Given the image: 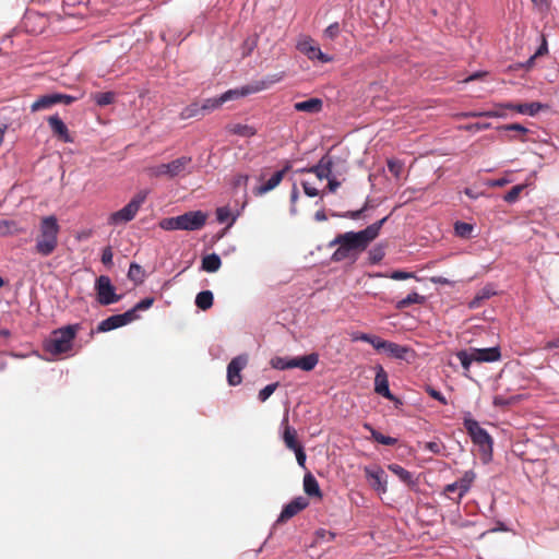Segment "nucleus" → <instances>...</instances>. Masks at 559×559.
Segmentation results:
<instances>
[{
    "mask_svg": "<svg viewBox=\"0 0 559 559\" xmlns=\"http://www.w3.org/2000/svg\"><path fill=\"white\" fill-rule=\"evenodd\" d=\"M386 219L388 216L357 233L347 231L337 235L330 242V247L335 245L338 246L332 254V260L334 262H341L346 259H356L357 254L365 251L369 243L378 237L380 229Z\"/></svg>",
    "mask_w": 559,
    "mask_h": 559,
    "instance_id": "1",
    "label": "nucleus"
},
{
    "mask_svg": "<svg viewBox=\"0 0 559 559\" xmlns=\"http://www.w3.org/2000/svg\"><path fill=\"white\" fill-rule=\"evenodd\" d=\"M60 225L55 215L40 218L35 237L34 252L40 257L51 255L59 245Z\"/></svg>",
    "mask_w": 559,
    "mask_h": 559,
    "instance_id": "2",
    "label": "nucleus"
},
{
    "mask_svg": "<svg viewBox=\"0 0 559 559\" xmlns=\"http://www.w3.org/2000/svg\"><path fill=\"white\" fill-rule=\"evenodd\" d=\"M81 329L79 323L55 330L50 338L45 341L44 349L53 356L66 354L72 349L73 341Z\"/></svg>",
    "mask_w": 559,
    "mask_h": 559,
    "instance_id": "3",
    "label": "nucleus"
},
{
    "mask_svg": "<svg viewBox=\"0 0 559 559\" xmlns=\"http://www.w3.org/2000/svg\"><path fill=\"white\" fill-rule=\"evenodd\" d=\"M145 198V193H138L134 195L126 206L109 215L108 224L117 226L131 222L135 217L141 205L144 203Z\"/></svg>",
    "mask_w": 559,
    "mask_h": 559,
    "instance_id": "4",
    "label": "nucleus"
},
{
    "mask_svg": "<svg viewBox=\"0 0 559 559\" xmlns=\"http://www.w3.org/2000/svg\"><path fill=\"white\" fill-rule=\"evenodd\" d=\"M463 425L472 438V441L477 444L483 452L491 453L492 439L489 433L479 426L478 421L473 418H465Z\"/></svg>",
    "mask_w": 559,
    "mask_h": 559,
    "instance_id": "5",
    "label": "nucleus"
},
{
    "mask_svg": "<svg viewBox=\"0 0 559 559\" xmlns=\"http://www.w3.org/2000/svg\"><path fill=\"white\" fill-rule=\"evenodd\" d=\"M79 99L78 96H72L63 93H50L39 96L32 105L31 111L37 112L40 110H46L51 108L55 105L63 104L71 105L72 103Z\"/></svg>",
    "mask_w": 559,
    "mask_h": 559,
    "instance_id": "6",
    "label": "nucleus"
},
{
    "mask_svg": "<svg viewBox=\"0 0 559 559\" xmlns=\"http://www.w3.org/2000/svg\"><path fill=\"white\" fill-rule=\"evenodd\" d=\"M96 299L103 306H108L118 302L121 299L120 295L116 294V288L111 281L106 275H100L95 282Z\"/></svg>",
    "mask_w": 559,
    "mask_h": 559,
    "instance_id": "7",
    "label": "nucleus"
},
{
    "mask_svg": "<svg viewBox=\"0 0 559 559\" xmlns=\"http://www.w3.org/2000/svg\"><path fill=\"white\" fill-rule=\"evenodd\" d=\"M207 214L202 211H190L179 215L180 230H200L204 227Z\"/></svg>",
    "mask_w": 559,
    "mask_h": 559,
    "instance_id": "8",
    "label": "nucleus"
},
{
    "mask_svg": "<svg viewBox=\"0 0 559 559\" xmlns=\"http://www.w3.org/2000/svg\"><path fill=\"white\" fill-rule=\"evenodd\" d=\"M285 78V72H278L274 74H269L264 79L254 81L253 83L243 86L239 90L241 97L247 96L252 93H258L264 90L270 88L276 83H280Z\"/></svg>",
    "mask_w": 559,
    "mask_h": 559,
    "instance_id": "9",
    "label": "nucleus"
},
{
    "mask_svg": "<svg viewBox=\"0 0 559 559\" xmlns=\"http://www.w3.org/2000/svg\"><path fill=\"white\" fill-rule=\"evenodd\" d=\"M138 318H139V316H133L132 311H126L124 313H121V314H114V316H110L109 318L103 320L99 323L97 330L99 332L111 331L114 329H118L126 324H129L132 321L136 320Z\"/></svg>",
    "mask_w": 559,
    "mask_h": 559,
    "instance_id": "10",
    "label": "nucleus"
},
{
    "mask_svg": "<svg viewBox=\"0 0 559 559\" xmlns=\"http://www.w3.org/2000/svg\"><path fill=\"white\" fill-rule=\"evenodd\" d=\"M239 97H241V94H240L239 90H229V91L223 93L218 97H213V98L204 99L203 103L201 104L203 116H205L206 114H210L213 110L219 108L226 102H229V100H233V99H237Z\"/></svg>",
    "mask_w": 559,
    "mask_h": 559,
    "instance_id": "11",
    "label": "nucleus"
},
{
    "mask_svg": "<svg viewBox=\"0 0 559 559\" xmlns=\"http://www.w3.org/2000/svg\"><path fill=\"white\" fill-rule=\"evenodd\" d=\"M247 355H239L230 360L227 366V381L229 385L236 386L241 383L242 377L240 372L247 366Z\"/></svg>",
    "mask_w": 559,
    "mask_h": 559,
    "instance_id": "12",
    "label": "nucleus"
},
{
    "mask_svg": "<svg viewBox=\"0 0 559 559\" xmlns=\"http://www.w3.org/2000/svg\"><path fill=\"white\" fill-rule=\"evenodd\" d=\"M297 49L306 55L310 60H319L322 63H328L332 61V57L322 52L320 47L314 45V41L311 38L299 41L297 45Z\"/></svg>",
    "mask_w": 559,
    "mask_h": 559,
    "instance_id": "13",
    "label": "nucleus"
},
{
    "mask_svg": "<svg viewBox=\"0 0 559 559\" xmlns=\"http://www.w3.org/2000/svg\"><path fill=\"white\" fill-rule=\"evenodd\" d=\"M309 506V501L305 497H296L289 503L284 506L278 519L277 523H285L290 520L293 516L298 514L300 511L305 510Z\"/></svg>",
    "mask_w": 559,
    "mask_h": 559,
    "instance_id": "14",
    "label": "nucleus"
},
{
    "mask_svg": "<svg viewBox=\"0 0 559 559\" xmlns=\"http://www.w3.org/2000/svg\"><path fill=\"white\" fill-rule=\"evenodd\" d=\"M469 350L476 362H495L501 358L499 346L488 348H471Z\"/></svg>",
    "mask_w": 559,
    "mask_h": 559,
    "instance_id": "15",
    "label": "nucleus"
},
{
    "mask_svg": "<svg viewBox=\"0 0 559 559\" xmlns=\"http://www.w3.org/2000/svg\"><path fill=\"white\" fill-rule=\"evenodd\" d=\"M48 124L53 133L55 136H57L59 140H61L64 143H71L73 142V139L71 138L69 133V129L66 126V123L61 120V118L58 115L50 116L48 119Z\"/></svg>",
    "mask_w": 559,
    "mask_h": 559,
    "instance_id": "16",
    "label": "nucleus"
},
{
    "mask_svg": "<svg viewBox=\"0 0 559 559\" xmlns=\"http://www.w3.org/2000/svg\"><path fill=\"white\" fill-rule=\"evenodd\" d=\"M374 392L391 401L395 399L389 389L388 374L382 366L377 367Z\"/></svg>",
    "mask_w": 559,
    "mask_h": 559,
    "instance_id": "17",
    "label": "nucleus"
},
{
    "mask_svg": "<svg viewBox=\"0 0 559 559\" xmlns=\"http://www.w3.org/2000/svg\"><path fill=\"white\" fill-rule=\"evenodd\" d=\"M364 472L368 479L373 480L372 487L374 490H377L381 493L386 492V479H385V474H384L383 469H381L380 467L372 468V467L366 466L364 468Z\"/></svg>",
    "mask_w": 559,
    "mask_h": 559,
    "instance_id": "18",
    "label": "nucleus"
},
{
    "mask_svg": "<svg viewBox=\"0 0 559 559\" xmlns=\"http://www.w3.org/2000/svg\"><path fill=\"white\" fill-rule=\"evenodd\" d=\"M333 160L328 154L322 156L319 163L307 169L308 173L314 174L319 180L330 179L332 176Z\"/></svg>",
    "mask_w": 559,
    "mask_h": 559,
    "instance_id": "19",
    "label": "nucleus"
},
{
    "mask_svg": "<svg viewBox=\"0 0 559 559\" xmlns=\"http://www.w3.org/2000/svg\"><path fill=\"white\" fill-rule=\"evenodd\" d=\"M289 168L290 166L286 165L283 169L275 171L269 180L254 189V193L257 195H263L275 189L281 183Z\"/></svg>",
    "mask_w": 559,
    "mask_h": 559,
    "instance_id": "20",
    "label": "nucleus"
},
{
    "mask_svg": "<svg viewBox=\"0 0 559 559\" xmlns=\"http://www.w3.org/2000/svg\"><path fill=\"white\" fill-rule=\"evenodd\" d=\"M319 362V355L311 353L302 357L292 358V368H300L304 371H311Z\"/></svg>",
    "mask_w": 559,
    "mask_h": 559,
    "instance_id": "21",
    "label": "nucleus"
},
{
    "mask_svg": "<svg viewBox=\"0 0 559 559\" xmlns=\"http://www.w3.org/2000/svg\"><path fill=\"white\" fill-rule=\"evenodd\" d=\"M191 163L192 158L190 156H181L170 163H167V168L169 169L170 178L177 177L185 173H190L188 168L190 167Z\"/></svg>",
    "mask_w": 559,
    "mask_h": 559,
    "instance_id": "22",
    "label": "nucleus"
},
{
    "mask_svg": "<svg viewBox=\"0 0 559 559\" xmlns=\"http://www.w3.org/2000/svg\"><path fill=\"white\" fill-rule=\"evenodd\" d=\"M476 475L473 471H466L464 475L455 483L459 487V497L455 499V503H460L463 497L468 492L474 483Z\"/></svg>",
    "mask_w": 559,
    "mask_h": 559,
    "instance_id": "23",
    "label": "nucleus"
},
{
    "mask_svg": "<svg viewBox=\"0 0 559 559\" xmlns=\"http://www.w3.org/2000/svg\"><path fill=\"white\" fill-rule=\"evenodd\" d=\"M323 108V102L320 98H309L294 104V109L300 112L318 114Z\"/></svg>",
    "mask_w": 559,
    "mask_h": 559,
    "instance_id": "24",
    "label": "nucleus"
},
{
    "mask_svg": "<svg viewBox=\"0 0 559 559\" xmlns=\"http://www.w3.org/2000/svg\"><path fill=\"white\" fill-rule=\"evenodd\" d=\"M304 491L309 497L322 499V491L319 483L311 473H307L304 477Z\"/></svg>",
    "mask_w": 559,
    "mask_h": 559,
    "instance_id": "25",
    "label": "nucleus"
},
{
    "mask_svg": "<svg viewBox=\"0 0 559 559\" xmlns=\"http://www.w3.org/2000/svg\"><path fill=\"white\" fill-rule=\"evenodd\" d=\"M283 423L285 424L284 433H283V440L285 445L289 450H295L296 448L300 447L301 444L297 441V432L294 428L288 426V419L284 418Z\"/></svg>",
    "mask_w": 559,
    "mask_h": 559,
    "instance_id": "26",
    "label": "nucleus"
},
{
    "mask_svg": "<svg viewBox=\"0 0 559 559\" xmlns=\"http://www.w3.org/2000/svg\"><path fill=\"white\" fill-rule=\"evenodd\" d=\"M222 266V260L218 254L211 253L202 258L201 269L207 273L217 272Z\"/></svg>",
    "mask_w": 559,
    "mask_h": 559,
    "instance_id": "27",
    "label": "nucleus"
},
{
    "mask_svg": "<svg viewBox=\"0 0 559 559\" xmlns=\"http://www.w3.org/2000/svg\"><path fill=\"white\" fill-rule=\"evenodd\" d=\"M383 350L390 357L397 358V359H404L405 355L408 353L409 349H408V347L402 346L400 344H396V343H393L390 341H385Z\"/></svg>",
    "mask_w": 559,
    "mask_h": 559,
    "instance_id": "28",
    "label": "nucleus"
},
{
    "mask_svg": "<svg viewBox=\"0 0 559 559\" xmlns=\"http://www.w3.org/2000/svg\"><path fill=\"white\" fill-rule=\"evenodd\" d=\"M227 131L243 138H251L255 135L257 129L249 124L234 123L227 126Z\"/></svg>",
    "mask_w": 559,
    "mask_h": 559,
    "instance_id": "29",
    "label": "nucleus"
},
{
    "mask_svg": "<svg viewBox=\"0 0 559 559\" xmlns=\"http://www.w3.org/2000/svg\"><path fill=\"white\" fill-rule=\"evenodd\" d=\"M425 300H426L425 296H421L418 293L413 292V293L408 294L405 298L399 300L395 305V308L397 310H403V309L408 308L409 306L415 305V304L421 305L425 302Z\"/></svg>",
    "mask_w": 559,
    "mask_h": 559,
    "instance_id": "30",
    "label": "nucleus"
},
{
    "mask_svg": "<svg viewBox=\"0 0 559 559\" xmlns=\"http://www.w3.org/2000/svg\"><path fill=\"white\" fill-rule=\"evenodd\" d=\"M547 108V105H544L538 102H533L528 104H516V112L528 116H536L540 110Z\"/></svg>",
    "mask_w": 559,
    "mask_h": 559,
    "instance_id": "31",
    "label": "nucleus"
},
{
    "mask_svg": "<svg viewBox=\"0 0 559 559\" xmlns=\"http://www.w3.org/2000/svg\"><path fill=\"white\" fill-rule=\"evenodd\" d=\"M389 471H391L394 475H396L401 481L406 484L407 486L414 485L413 474L405 469L403 466L399 464H390L388 466Z\"/></svg>",
    "mask_w": 559,
    "mask_h": 559,
    "instance_id": "32",
    "label": "nucleus"
},
{
    "mask_svg": "<svg viewBox=\"0 0 559 559\" xmlns=\"http://www.w3.org/2000/svg\"><path fill=\"white\" fill-rule=\"evenodd\" d=\"M364 428L367 429L371 433V438L380 444L394 445L397 442V439L382 435L381 432L376 430L370 424H364Z\"/></svg>",
    "mask_w": 559,
    "mask_h": 559,
    "instance_id": "33",
    "label": "nucleus"
},
{
    "mask_svg": "<svg viewBox=\"0 0 559 559\" xmlns=\"http://www.w3.org/2000/svg\"><path fill=\"white\" fill-rule=\"evenodd\" d=\"M354 340L366 342V343L372 345V347L377 350H383V347L385 344V340H382L381 337H379L377 335H371V334H367V333H360V334L356 335L354 337Z\"/></svg>",
    "mask_w": 559,
    "mask_h": 559,
    "instance_id": "34",
    "label": "nucleus"
},
{
    "mask_svg": "<svg viewBox=\"0 0 559 559\" xmlns=\"http://www.w3.org/2000/svg\"><path fill=\"white\" fill-rule=\"evenodd\" d=\"M213 293L211 290L200 292L195 297V305L201 310H207L213 306Z\"/></svg>",
    "mask_w": 559,
    "mask_h": 559,
    "instance_id": "35",
    "label": "nucleus"
},
{
    "mask_svg": "<svg viewBox=\"0 0 559 559\" xmlns=\"http://www.w3.org/2000/svg\"><path fill=\"white\" fill-rule=\"evenodd\" d=\"M22 231L23 229L19 227L15 221L0 219V236L16 235Z\"/></svg>",
    "mask_w": 559,
    "mask_h": 559,
    "instance_id": "36",
    "label": "nucleus"
},
{
    "mask_svg": "<svg viewBox=\"0 0 559 559\" xmlns=\"http://www.w3.org/2000/svg\"><path fill=\"white\" fill-rule=\"evenodd\" d=\"M203 117L201 104L192 103L186 106L180 112V119L187 120L191 118Z\"/></svg>",
    "mask_w": 559,
    "mask_h": 559,
    "instance_id": "37",
    "label": "nucleus"
},
{
    "mask_svg": "<svg viewBox=\"0 0 559 559\" xmlns=\"http://www.w3.org/2000/svg\"><path fill=\"white\" fill-rule=\"evenodd\" d=\"M237 216L234 215L227 206H222L216 210V219L218 223H227L228 227L233 226Z\"/></svg>",
    "mask_w": 559,
    "mask_h": 559,
    "instance_id": "38",
    "label": "nucleus"
},
{
    "mask_svg": "<svg viewBox=\"0 0 559 559\" xmlns=\"http://www.w3.org/2000/svg\"><path fill=\"white\" fill-rule=\"evenodd\" d=\"M456 357L464 369V374L467 376L472 362L475 361L471 350H460L456 353Z\"/></svg>",
    "mask_w": 559,
    "mask_h": 559,
    "instance_id": "39",
    "label": "nucleus"
},
{
    "mask_svg": "<svg viewBox=\"0 0 559 559\" xmlns=\"http://www.w3.org/2000/svg\"><path fill=\"white\" fill-rule=\"evenodd\" d=\"M116 94L114 92H102L93 95L95 103L100 106H107L114 103Z\"/></svg>",
    "mask_w": 559,
    "mask_h": 559,
    "instance_id": "40",
    "label": "nucleus"
},
{
    "mask_svg": "<svg viewBox=\"0 0 559 559\" xmlns=\"http://www.w3.org/2000/svg\"><path fill=\"white\" fill-rule=\"evenodd\" d=\"M519 400H520V396H518V395L507 396L503 394H497V395H495L492 403L497 407H506V406L516 403Z\"/></svg>",
    "mask_w": 559,
    "mask_h": 559,
    "instance_id": "41",
    "label": "nucleus"
},
{
    "mask_svg": "<svg viewBox=\"0 0 559 559\" xmlns=\"http://www.w3.org/2000/svg\"><path fill=\"white\" fill-rule=\"evenodd\" d=\"M388 169L389 171L396 178L399 179L403 171H404V163L400 159H396V158H391V159H388Z\"/></svg>",
    "mask_w": 559,
    "mask_h": 559,
    "instance_id": "42",
    "label": "nucleus"
},
{
    "mask_svg": "<svg viewBox=\"0 0 559 559\" xmlns=\"http://www.w3.org/2000/svg\"><path fill=\"white\" fill-rule=\"evenodd\" d=\"M143 276H144L143 269L136 263H131L130 267H129V272H128V277L138 284V283H142Z\"/></svg>",
    "mask_w": 559,
    "mask_h": 559,
    "instance_id": "43",
    "label": "nucleus"
},
{
    "mask_svg": "<svg viewBox=\"0 0 559 559\" xmlns=\"http://www.w3.org/2000/svg\"><path fill=\"white\" fill-rule=\"evenodd\" d=\"M290 364H292V358L288 359V358L280 357V356L273 357L270 361V365L272 366V368L278 369V370L292 369Z\"/></svg>",
    "mask_w": 559,
    "mask_h": 559,
    "instance_id": "44",
    "label": "nucleus"
},
{
    "mask_svg": "<svg viewBox=\"0 0 559 559\" xmlns=\"http://www.w3.org/2000/svg\"><path fill=\"white\" fill-rule=\"evenodd\" d=\"M455 234L462 238H468L473 231V226L464 222H456L454 225Z\"/></svg>",
    "mask_w": 559,
    "mask_h": 559,
    "instance_id": "45",
    "label": "nucleus"
},
{
    "mask_svg": "<svg viewBox=\"0 0 559 559\" xmlns=\"http://www.w3.org/2000/svg\"><path fill=\"white\" fill-rule=\"evenodd\" d=\"M159 226L164 230H180L179 216L164 218L159 222Z\"/></svg>",
    "mask_w": 559,
    "mask_h": 559,
    "instance_id": "46",
    "label": "nucleus"
},
{
    "mask_svg": "<svg viewBox=\"0 0 559 559\" xmlns=\"http://www.w3.org/2000/svg\"><path fill=\"white\" fill-rule=\"evenodd\" d=\"M341 33V27L337 22L330 24L323 32V37L330 40H334L338 37Z\"/></svg>",
    "mask_w": 559,
    "mask_h": 559,
    "instance_id": "47",
    "label": "nucleus"
},
{
    "mask_svg": "<svg viewBox=\"0 0 559 559\" xmlns=\"http://www.w3.org/2000/svg\"><path fill=\"white\" fill-rule=\"evenodd\" d=\"M524 189V186L523 185H516L514 187L511 188L510 191H508L504 197H503V200L508 203H513L518 200L520 193L523 191Z\"/></svg>",
    "mask_w": 559,
    "mask_h": 559,
    "instance_id": "48",
    "label": "nucleus"
},
{
    "mask_svg": "<svg viewBox=\"0 0 559 559\" xmlns=\"http://www.w3.org/2000/svg\"><path fill=\"white\" fill-rule=\"evenodd\" d=\"M258 45V37L254 35L252 37H248L242 45V57H247L251 55L254 48Z\"/></svg>",
    "mask_w": 559,
    "mask_h": 559,
    "instance_id": "49",
    "label": "nucleus"
},
{
    "mask_svg": "<svg viewBox=\"0 0 559 559\" xmlns=\"http://www.w3.org/2000/svg\"><path fill=\"white\" fill-rule=\"evenodd\" d=\"M278 382H274V383H271V384H267L266 386H264L262 390H260L259 392V400L261 402H265L273 393L274 391L278 388Z\"/></svg>",
    "mask_w": 559,
    "mask_h": 559,
    "instance_id": "50",
    "label": "nucleus"
},
{
    "mask_svg": "<svg viewBox=\"0 0 559 559\" xmlns=\"http://www.w3.org/2000/svg\"><path fill=\"white\" fill-rule=\"evenodd\" d=\"M154 304V298L152 297H147V298H144L142 299L141 301H139L132 309H130L129 311H132L133 312V316H138L136 312L138 311H143V310H147L148 308H151Z\"/></svg>",
    "mask_w": 559,
    "mask_h": 559,
    "instance_id": "51",
    "label": "nucleus"
},
{
    "mask_svg": "<svg viewBox=\"0 0 559 559\" xmlns=\"http://www.w3.org/2000/svg\"><path fill=\"white\" fill-rule=\"evenodd\" d=\"M425 391L430 397L439 401L441 404H443V405L448 404V400L445 399V396L440 391L432 388L431 385H426Z\"/></svg>",
    "mask_w": 559,
    "mask_h": 559,
    "instance_id": "52",
    "label": "nucleus"
},
{
    "mask_svg": "<svg viewBox=\"0 0 559 559\" xmlns=\"http://www.w3.org/2000/svg\"><path fill=\"white\" fill-rule=\"evenodd\" d=\"M492 293L489 289H484L479 295H477L472 301L471 307L476 308L480 305V301L484 299H488Z\"/></svg>",
    "mask_w": 559,
    "mask_h": 559,
    "instance_id": "53",
    "label": "nucleus"
},
{
    "mask_svg": "<svg viewBox=\"0 0 559 559\" xmlns=\"http://www.w3.org/2000/svg\"><path fill=\"white\" fill-rule=\"evenodd\" d=\"M500 129L508 130V131H516L521 133L522 135H525L528 132V129L520 123H511L500 127Z\"/></svg>",
    "mask_w": 559,
    "mask_h": 559,
    "instance_id": "54",
    "label": "nucleus"
},
{
    "mask_svg": "<svg viewBox=\"0 0 559 559\" xmlns=\"http://www.w3.org/2000/svg\"><path fill=\"white\" fill-rule=\"evenodd\" d=\"M112 258H114V253H112L111 248L110 247L104 248L103 252H102L103 264H105L107 266L112 265Z\"/></svg>",
    "mask_w": 559,
    "mask_h": 559,
    "instance_id": "55",
    "label": "nucleus"
},
{
    "mask_svg": "<svg viewBox=\"0 0 559 559\" xmlns=\"http://www.w3.org/2000/svg\"><path fill=\"white\" fill-rule=\"evenodd\" d=\"M167 167L168 164H160L152 169V174L156 177L167 176L170 178V173Z\"/></svg>",
    "mask_w": 559,
    "mask_h": 559,
    "instance_id": "56",
    "label": "nucleus"
},
{
    "mask_svg": "<svg viewBox=\"0 0 559 559\" xmlns=\"http://www.w3.org/2000/svg\"><path fill=\"white\" fill-rule=\"evenodd\" d=\"M443 493L451 500H453L455 502V499L454 497H452L453 493H456L459 496V487L456 485V483H452V484H449L444 487L443 489Z\"/></svg>",
    "mask_w": 559,
    "mask_h": 559,
    "instance_id": "57",
    "label": "nucleus"
},
{
    "mask_svg": "<svg viewBox=\"0 0 559 559\" xmlns=\"http://www.w3.org/2000/svg\"><path fill=\"white\" fill-rule=\"evenodd\" d=\"M389 277L394 281H403V280H408V278L415 277V275H414V273H408V272H404V271H394L391 273V275Z\"/></svg>",
    "mask_w": 559,
    "mask_h": 559,
    "instance_id": "58",
    "label": "nucleus"
},
{
    "mask_svg": "<svg viewBox=\"0 0 559 559\" xmlns=\"http://www.w3.org/2000/svg\"><path fill=\"white\" fill-rule=\"evenodd\" d=\"M369 254H370V261H371L372 263H378V262H380V261L383 259V257H384V251H383V249H382V248H380V247H379V248H373V249L369 252Z\"/></svg>",
    "mask_w": 559,
    "mask_h": 559,
    "instance_id": "59",
    "label": "nucleus"
},
{
    "mask_svg": "<svg viewBox=\"0 0 559 559\" xmlns=\"http://www.w3.org/2000/svg\"><path fill=\"white\" fill-rule=\"evenodd\" d=\"M533 2V4L535 5V8L540 12V13H546L549 11V8H550V2L548 0H531Z\"/></svg>",
    "mask_w": 559,
    "mask_h": 559,
    "instance_id": "60",
    "label": "nucleus"
},
{
    "mask_svg": "<svg viewBox=\"0 0 559 559\" xmlns=\"http://www.w3.org/2000/svg\"><path fill=\"white\" fill-rule=\"evenodd\" d=\"M316 536L318 539L333 540L335 538V533L320 528L316 532Z\"/></svg>",
    "mask_w": 559,
    "mask_h": 559,
    "instance_id": "61",
    "label": "nucleus"
},
{
    "mask_svg": "<svg viewBox=\"0 0 559 559\" xmlns=\"http://www.w3.org/2000/svg\"><path fill=\"white\" fill-rule=\"evenodd\" d=\"M304 192L308 197H317L319 194V190L312 186L309 181H304L302 183Z\"/></svg>",
    "mask_w": 559,
    "mask_h": 559,
    "instance_id": "62",
    "label": "nucleus"
},
{
    "mask_svg": "<svg viewBox=\"0 0 559 559\" xmlns=\"http://www.w3.org/2000/svg\"><path fill=\"white\" fill-rule=\"evenodd\" d=\"M491 127V124L489 122H476V123H472V124H468L465 127V130L467 131H480V130H487Z\"/></svg>",
    "mask_w": 559,
    "mask_h": 559,
    "instance_id": "63",
    "label": "nucleus"
},
{
    "mask_svg": "<svg viewBox=\"0 0 559 559\" xmlns=\"http://www.w3.org/2000/svg\"><path fill=\"white\" fill-rule=\"evenodd\" d=\"M425 449L430 451L431 453L439 454L442 450V445L439 442H427Z\"/></svg>",
    "mask_w": 559,
    "mask_h": 559,
    "instance_id": "64",
    "label": "nucleus"
}]
</instances>
